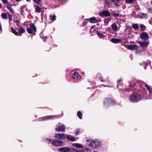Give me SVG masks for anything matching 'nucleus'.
<instances>
[{"mask_svg":"<svg viewBox=\"0 0 152 152\" xmlns=\"http://www.w3.org/2000/svg\"><path fill=\"white\" fill-rule=\"evenodd\" d=\"M17 30L18 31V34H19L20 36H21L22 34H23L25 31V30L22 27L18 28Z\"/></svg>","mask_w":152,"mask_h":152,"instance_id":"nucleus-16","label":"nucleus"},{"mask_svg":"<svg viewBox=\"0 0 152 152\" xmlns=\"http://www.w3.org/2000/svg\"><path fill=\"white\" fill-rule=\"evenodd\" d=\"M8 18L9 19V22H10L12 20V17L11 15L9 13H8Z\"/></svg>","mask_w":152,"mask_h":152,"instance_id":"nucleus-32","label":"nucleus"},{"mask_svg":"<svg viewBox=\"0 0 152 152\" xmlns=\"http://www.w3.org/2000/svg\"><path fill=\"white\" fill-rule=\"evenodd\" d=\"M96 33L97 34L98 36V37L100 38H104L105 37V35L102 34L101 32L98 31H96Z\"/></svg>","mask_w":152,"mask_h":152,"instance_id":"nucleus-24","label":"nucleus"},{"mask_svg":"<svg viewBox=\"0 0 152 152\" xmlns=\"http://www.w3.org/2000/svg\"><path fill=\"white\" fill-rule=\"evenodd\" d=\"M139 46L136 45H128L127 46V48L129 50H137Z\"/></svg>","mask_w":152,"mask_h":152,"instance_id":"nucleus-11","label":"nucleus"},{"mask_svg":"<svg viewBox=\"0 0 152 152\" xmlns=\"http://www.w3.org/2000/svg\"><path fill=\"white\" fill-rule=\"evenodd\" d=\"M139 17L141 18L147 19L148 17V15L146 14L143 13L139 15Z\"/></svg>","mask_w":152,"mask_h":152,"instance_id":"nucleus-22","label":"nucleus"},{"mask_svg":"<svg viewBox=\"0 0 152 152\" xmlns=\"http://www.w3.org/2000/svg\"><path fill=\"white\" fill-rule=\"evenodd\" d=\"M136 84H137L133 85H132V84L130 85L129 87V88H126L125 90L128 92L130 91H134V90H139V89L136 87Z\"/></svg>","mask_w":152,"mask_h":152,"instance_id":"nucleus-7","label":"nucleus"},{"mask_svg":"<svg viewBox=\"0 0 152 152\" xmlns=\"http://www.w3.org/2000/svg\"><path fill=\"white\" fill-rule=\"evenodd\" d=\"M95 25H94V26H91V28H90V29L91 30H92V29H93V28H94L95 27Z\"/></svg>","mask_w":152,"mask_h":152,"instance_id":"nucleus-50","label":"nucleus"},{"mask_svg":"<svg viewBox=\"0 0 152 152\" xmlns=\"http://www.w3.org/2000/svg\"><path fill=\"white\" fill-rule=\"evenodd\" d=\"M72 146L77 148H82L83 146L81 144L78 143H74L72 144Z\"/></svg>","mask_w":152,"mask_h":152,"instance_id":"nucleus-20","label":"nucleus"},{"mask_svg":"<svg viewBox=\"0 0 152 152\" xmlns=\"http://www.w3.org/2000/svg\"><path fill=\"white\" fill-rule=\"evenodd\" d=\"M112 15L114 17H119V14L118 13H113Z\"/></svg>","mask_w":152,"mask_h":152,"instance_id":"nucleus-39","label":"nucleus"},{"mask_svg":"<svg viewBox=\"0 0 152 152\" xmlns=\"http://www.w3.org/2000/svg\"><path fill=\"white\" fill-rule=\"evenodd\" d=\"M122 81V80L121 79H119V80H118L117 81V82L118 83H119L121 81Z\"/></svg>","mask_w":152,"mask_h":152,"instance_id":"nucleus-53","label":"nucleus"},{"mask_svg":"<svg viewBox=\"0 0 152 152\" xmlns=\"http://www.w3.org/2000/svg\"><path fill=\"white\" fill-rule=\"evenodd\" d=\"M149 91L150 92L152 93V88H151V89H150V90H149Z\"/></svg>","mask_w":152,"mask_h":152,"instance_id":"nucleus-54","label":"nucleus"},{"mask_svg":"<svg viewBox=\"0 0 152 152\" xmlns=\"http://www.w3.org/2000/svg\"><path fill=\"white\" fill-rule=\"evenodd\" d=\"M107 21H108V22H109L111 21V18H108L106 19Z\"/></svg>","mask_w":152,"mask_h":152,"instance_id":"nucleus-48","label":"nucleus"},{"mask_svg":"<svg viewBox=\"0 0 152 152\" xmlns=\"http://www.w3.org/2000/svg\"><path fill=\"white\" fill-rule=\"evenodd\" d=\"M132 27L134 29H137L139 28V26L138 24H133L132 25Z\"/></svg>","mask_w":152,"mask_h":152,"instance_id":"nucleus-28","label":"nucleus"},{"mask_svg":"<svg viewBox=\"0 0 152 152\" xmlns=\"http://www.w3.org/2000/svg\"><path fill=\"white\" fill-rule=\"evenodd\" d=\"M103 104L105 106L109 107L110 106H115L116 103L113 99L107 97L104 99Z\"/></svg>","mask_w":152,"mask_h":152,"instance_id":"nucleus-1","label":"nucleus"},{"mask_svg":"<svg viewBox=\"0 0 152 152\" xmlns=\"http://www.w3.org/2000/svg\"><path fill=\"white\" fill-rule=\"evenodd\" d=\"M105 2L106 4L108 5H110V1H108L107 0H105Z\"/></svg>","mask_w":152,"mask_h":152,"instance_id":"nucleus-41","label":"nucleus"},{"mask_svg":"<svg viewBox=\"0 0 152 152\" xmlns=\"http://www.w3.org/2000/svg\"><path fill=\"white\" fill-rule=\"evenodd\" d=\"M1 16L3 19H6L7 18V16L6 13H4L2 14Z\"/></svg>","mask_w":152,"mask_h":152,"instance_id":"nucleus-37","label":"nucleus"},{"mask_svg":"<svg viewBox=\"0 0 152 152\" xmlns=\"http://www.w3.org/2000/svg\"><path fill=\"white\" fill-rule=\"evenodd\" d=\"M101 74L100 73H98L97 74L96 76L97 77H98L99 80L102 82H105V80L103 79V78L102 76L98 77V76L100 75Z\"/></svg>","mask_w":152,"mask_h":152,"instance_id":"nucleus-25","label":"nucleus"},{"mask_svg":"<svg viewBox=\"0 0 152 152\" xmlns=\"http://www.w3.org/2000/svg\"><path fill=\"white\" fill-rule=\"evenodd\" d=\"M111 1L113 3H116L120 2V0H111Z\"/></svg>","mask_w":152,"mask_h":152,"instance_id":"nucleus-40","label":"nucleus"},{"mask_svg":"<svg viewBox=\"0 0 152 152\" xmlns=\"http://www.w3.org/2000/svg\"><path fill=\"white\" fill-rule=\"evenodd\" d=\"M35 3L37 4H39L40 3V0H33Z\"/></svg>","mask_w":152,"mask_h":152,"instance_id":"nucleus-45","label":"nucleus"},{"mask_svg":"<svg viewBox=\"0 0 152 152\" xmlns=\"http://www.w3.org/2000/svg\"><path fill=\"white\" fill-rule=\"evenodd\" d=\"M50 18L53 21H54L56 20V16L55 15H50Z\"/></svg>","mask_w":152,"mask_h":152,"instance_id":"nucleus-33","label":"nucleus"},{"mask_svg":"<svg viewBox=\"0 0 152 152\" xmlns=\"http://www.w3.org/2000/svg\"><path fill=\"white\" fill-rule=\"evenodd\" d=\"M80 130L79 129H78L75 132V135H77L80 132Z\"/></svg>","mask_w":152,"mask_h":152,"instance_id":"nucleus-43","label":"nucleus"},{"mask_svg":"<svg viewBox=\"0 0 152 152\" xmlns=\"http://www.w3.org/2000/svg\"><path fill=\"white\" fill-rule=\"evenodd\" d=\"M59 115H51L49 116H47L45 117V119H52L56 117H58Z\"/></svg>","mask_w":152,"mask_h":152,"instance_id":"nucleus-21","label":"nucleus"},{"mask_svg":"<svg viewBox=\"0 0 152 152\" xmlns=\"http://www.w3.org/2000/svg\"><path fill=\"white\" fill-rule=\"evenodd\" d=\"M66 129L64 125L59 126L55 129V130L57 132H63Z\"/></svg>","mask_w":152,"mask_h":152,"instance_id":"nucleus-15","label":"nucleus"},{"mask_svg":"<svg viewBox=\"0 0 152 152\" xmlns=\"http://www.w3.org/2000/svg\"><path fill=\"white\" fill-rule=\"evenodd\" d=\"M28 2L29 1H30L31 0H26Z\"/></svg>","mask_w":152,"mask_h":152,"instance_id":"nucleus-57","label":"nucleus"},{"mask_svg":"<svg viewBox=\"0 0 152 152\" xmlns=\"http://www.w3.org/2000/svg\"><path fill=\"white\" fill-rule=\"evenodd\" d=\"M30 28L33 31L36 32L37 31V28L34 23H31L30 24Z\"/></svg>","mask_w":152,"mask_h":152,"instance_id":"nucleus-19","label":"nucleus"},{"mask_svg":"<svg viewBox=\"0 0 152 152\" xmlns=\"http://www.w3.org/2000/svg\"><path fill=\"white\" fill-rule=\"evenodd\" d=\"M88 81L89 82V83H90V84H91V85H93V83L91 81L89 80H88Z\"/></svg>","mask_w":152,"mask_h":152,"instance_id":"nucleus-51","label":"nucleus"},{"mask_svg":"<svg viewBox=\"0 0 152 152\" xmlns=\"http://www.w3.org/2000/svg\"><path fill=\"white\" fill-rule=\"evenodd\" d=\"M6 7L11 13H14V10L12 7L8 5Z\"/></svg>","mask_w":152,"mask_h":152,"instance_id":"nucleus-29","label":"nucleus"},{"mask_svg":"<svg viewBox=\"0 0 152 152\" xmlns=\"http://www.w3.org/2000/svg\"><path fill=\"white\" fill-rule=\"evenodd\" d=\"M27 32L29 34H32L33 33V31L31 28L28 27L26 28Z\"/></svg>","mask_w":152,"mask_h":152,"instance_id":"nucleus-31","label":"nucleus"},{"mask_svg":"<svg viewBox=\"0 0 152 152\" xmlns=\"http://www.w3.org/2000/svg\"><path fill=\"white\" fill-rule=\"evenodd\" d=\"M104 23H106L107 24H108L109 22H108V21H107L106 19L104 20Z\"/></svg>","mask_w":152,"mask_h":152,"instance_id":"nucleus-47","label":"nucleus"},{"mask_svg":"<svg viewBox=\"0 0 152 152\" xmlns=\"http://www.w3.org/2000/svg\"><path fill=\"white\" fill-rule=\"evenodd\" d=\"M111 28L114 31H117L118 30V27L116 24L114 23H113L111 25Z\"/></svg>","mask_w":152,"mask_h":152,"instance_id":"nucleus-23","label":"nucleus"},{"mask_svg":"<svg viewBox=\"0 0 152 152\" xmlns=\"http://www.w3.org/2000/svg\"><path fill=\"white\" fill-rule=\"evenodd\" d=\"M138 42L141 47L145 48L148 46L149 43L148 41L142 42L141 41H139Z\"/></svg>","mask_w":152,"mask_h":152,"instance_id":"nucleus-13","label":"nucleus"},{"mask_svg":"<svg viewBox=\"0 0 152 152\" xmlns=\"http://www.w3.org/2000/svg\"><path fill=\"white\" fill-rule=\"evenodd\" d=\"M140 27L141 28V30L143 31H144L145 30L146 28V26L142 24L140 25Z\"/></svg>","mask_w":152,"mask_h":152,"instance_id":"nucleus-30","label":"nucleus"},{"mask_svg":"<svg viewBox=\"0 0 152 152\" xmlns=\"http://www.w3.org/2000/svg\"><path fill=\"white\" fill-rule=\"evenodd\" d=\"M72 77L73 79L75 81H78L82 78V76L75 71L72 75Z\"/></svg>","mask_w":152,"mask_h":152,"instance_id":"nucleus-6","label":"nucleus"},{"mask_svg":"<svg viewBox=\"0 0 152 152\" xmlns=\"http://www.w3.org/2000/svg\"><path fill=\"white\" fill-rule=\"evenodd\" d=\"M74 148L73 147H65L59 148L58 151L60 152H72Z\"/></svg>","mask_w":152,"mask_h":152,"instance_id":"nucleus-5","label":"nucleus"},{"mask_svg":"<svg viewBox=\"0 0 152 152\" xmlns=\"http://www.w3.org/2000/svg\"><path fill=\"white\" fill-rule=\"evenodd\" d=\"M50 143V142H48V144H49Z\"/></svg>","mask_w":152,"mask_h":152,"instance_id":"nucleus-59","label":"nucleus"},{"mask_svg":"<svg viewBox=\"0 0 152 152\" xmlns=\"http://www.w3.org/2000/svg\"><path fill=\"white\" fill-rule=\"evenodd\" d=\"M54 137L59 140H63L65 138L66 135L64 133H56L54 135Z\"/></svg>","mask_w":152,"mask_h":152,"instance_id":"nucleus-9","label":"nucleus"},{"mask_svg":"<svg viewBox=\"0 0 152 152\" xmlns=\"http://www.w3.org/2000/svg\"><path fill=\"white\" fill-rule=\"evenodd\" d=\"M66 137L67 139L70 141L74 142L76 140L75 137L71 135H67Z\"/></svg>","mask_w":152,"mask_h":152,"instance_id":"nucleus-17","label":"nucleus"},{"mask_svg":"<svg viewBox=\"0 0 152 152\" xmlns=\"http://www.w3.org/2000/svg\"><path fill=\"white\" fill-rule=\"evenodd\" d=\"M145 87L147 88L148 90H150L151 89V88L147 84H146L145 85Z\"/></svg>","mask_w":152,"mask_h":152,"instance_id":"nucleus-42","label":"nucleus"},{"mask_svg":"<svg viewBox=\"0 0 152 152\" xmlns=\"http://www.w3.org/2000/svg\"><path fill=\"white\" fill-rule=\"evenodd\" d=\"M99 15L101 16L109 17L110 15V13L108 10H103L102 11L100 12L99 13Z\"/></svg>","mask_w":152,"mask_h":152,"instance_id":"nucleus-8","label":"nucleus"},{"mask_svg":"<svg viewBox=\"0 0 152 152\" xmlns=\"http://www.w3.org/2000/svg\"><path fill=\"white\" fill-rule=\"evenodd\" d=\"M87 22L86 23V22H84L83 24V25H82V26L83 27H84V26H86V23H87Z\"/></svg>","mask_w":152,"mask_h":152,"instance_id":"nucleus-49","label":"nucleus"},{"mask_svg":"<svg viewBox=\"0 0 152 152\" xmlns=\"http://www.w3.org/2000/svg\"><path fill=\"white\" fill-rule=\"evenodd\" d=\"M90 140H86V142H88L90 141Z\"/></svg>","mask_w":152,"mask_h":152,"instance_id":"nucleus-55","label":"nucleus"},{"mask_svg":"<svg viewBox=\"0 0 152 152\" xmlns=\"http://www.w3.org/2000/svg\"><path fill=\"white\" fill-rule=\"evenodd\" d=\"M89 145L92 148H99L100 146V143L98 140H92L89 143Z\"/></svg>","mask_w":152,"mask_h":152,"instance_id":"nucleus-4","label":"nucleus"},{"mask_svg":"<svg viewBox=\"0 0 152 152\" xmlns=\"http://www.w3.org/2000/svg\"><path fill=\"white\" fill-rule=\"evenodd\" d=\"M77 115L80 119H82V114L81 113L80 111H78L77 112Z\"/></svg>","mask_w":152,"mask_h":152,"instance_id":"nucleus-36","label":"nucleus"},{"mask_svg":"<svg viewBox=\"0 0 152 152\" xmlns=\"http://www.w3.org/2000/svg\"><path fill=\"white\" fill-rule=\"evenodd\" d=\"M46 141L49 142H51V143L53 145L55 146L60 147L63 146L64 143L61 140L59 139H55L53 141H52L50 139L46 138L45 139V141L46 142Z\"/></svg>","mask_w":152,"mask_h":152,"instance_id":"nucleus-3","label":"nucleus"},{"mask_svg":"<svg viewBox=\"0 0 152 152\" xmlns=\"http://www.w3.org/2000/svg\"><path fill=\"white\" fill-rule=\"evenodd\" d=\"M1 1L4 4H7L8 2V0H2Z\"/></svg>","mask_w":152,"mask_h":152,"instance_id":"nucleus-46","label":"nucleus"},{"mask_svg":"<svg viewBox=\"0 0 152 152\" xmlns=\"http://www.w3.org/2000/svg\"><path fill=\"white\" fill-rule=\"evenodd\" d=\"M11 30L12 32L15 35H18V33L17 32L15 29H14L12 27H11Z\"/></svg>","mask_w":152,"mask_h":152,"instance_id":"nucleus-27","label":"nucleus"},{"mask_svg":"<svg viewBox=\"0 0 152 152\" xmlns=\"http://www.w3.org/2000/svg\"><path fill=\"white\" fill-rule=\"evenodd\" d=\"M72 152H91L90 150L88 148H86L84 150L82 149L78 150L76 148H74L72 150Z\"/></svg>","mask_w":152,"mask_h":152,"instance_id":"nucleus-12","label":"nucleus"},{"mask_svg":"<svg viewBox=\"0 0 152 152\" xmlns=\"http://www.w3.org/2000/svg\"><path fill=\"white\" fill-rule=\"evenodd\" d=\"M2 7L1 4L0 3V8H1Z\"/></svg>","mask_w":152,"mask_h":152,"instance_id":"nucleus-56","label":"nucleus"},{"mask_svg":"<svg viewBox=\"0 0 152 152\" xmlns=\"http://www.w3.org/2000/svg\"><path fill=\"white\" fill-rule=\"evenodd\" d=\"M89 19L90 20V22L91 23H98L102 21L101 19L100 18L96 19V18L94 17L90 18H89Z\"/></svg>","mask_w":152,"mask_h":152,"instance_id":"nucleus-14","label":"nucleus"},{"mask_svg":"<svg viewBox=\"0 0 152 152\" xmlns=\"http://www.w3.org/2000/svg\"><path fill=\"white\" fill-rule=\"evenodd\" d=\"M142 96L139 94L136 93L131 94L129 97V100L133 102H137L142 99Z\"/></svg>","mask_w":152,"mask_h":152,"instance_id":"nucleus-2","label":"nucleus"},{"mask_svg":"<svg viewBox=\"0 0 152 152\" xmlns=\"http://www.w3.org/2000/svg\"><path fill=\"white\" fill-rule=\"evenodd\" d=\"M148 11L149 12L152 13V8H148Z\"/></svg>","mask_w":152,"mask_h":152,"instance_id":"nucleus-44","label":"nucleus"},{"mask_svg":"<svg viewBox=\"0 0 152 152\" xmlns=\"http://www.w3.org/2000/svg\"><path fill=\"white\" fill-rule=\"evenodd\" d=\"M14 22H15L16 23V25L17 26H18L19 23L20 22V21L19 20H14Z\"/></svg>","mask_w":152,"mask_h":152,"instance_id":"nucleus-38","label":"nucleus"},{"mask_svg":"<svg viewBox=\"0 0 152 152\" xmlns=\"http://www.w3.org/2000/svg\"><path fill=\"white\" fill-rule=\"evenodd\" d=\"M114 4L116 6H118V7L119 6V5L118 4H117V3H115Z\"/></svg>","mask_w":152,"mask_h":152,"instance_id":"nucleus-52","label":"nucleus"},{"mask_svg":"<svg viewBox=\"0 0 152 152\" xmlns=\"http://www.w3.org/2000/svg\"><path fill=\"white\" fill-rule=\"evenodd\" d=\"M140 38L142 40H148L149 37L147 32H143L141 34Z\"/></svg>","mask_w":152,"mask_h":152,"instance_id":"nucleus-10","label":"nucleus"},{"mask_svg":"<svg viewBox=\"0 0 152 152\" xmlns=\"http://www.w3.org/2000/svg\"><path fill=\"white\" fill-rule=\"evenodd\" d=\"M121 40L120 39L113 38L111 39V41L114 43H118L121 42Z\"/></svg>","mask_w":152,"mask_h":152,"instance_id":"nucleus-18","label":"nucleus"},{"mask_svg":"<svg viewBox=\"0 0 152 152\" xmlns=\"http://www.w3.org/2000/svg\"><path fill=\"white\" fill-rule=\"evenodd\" d=\"M23 7H24V6H21L20 7V15L22 16H23L24 15V11L23 9Z\"/></svg>","mask_w":152,"mask_h":152,"instance_id":"nucleus-34","label":"nucleus"},{"mask_svg":"<svg viewBox=\"0 0 152 152\" xmlns=\"http://www.w3.org/2000/svg\"><path fill=\"white\" fill-rule=\"evenodd\" d=\"M50 50V49H49V50H47V51H49Z\"/></svg>","mask_w":152,"mask_h":152,"instance_id":"nucleus-58","label":"nucleus"},{"mask_svg":"<svg viewBox=\"0 0 152 152\" xmlns=\"http://www.w3.org/2000/svg\"><path fill=\"white\" fill-rule=\"evenodd\" d=\"M134 0H125V2L127 4H131L134 2Z\"/></svg>","mask_w":152,"mask_h":152,"instance_id":"nucleus-35","label":"nucleus"},{"mask_svg":"<svg viewBox=\"0 0 152 152\" xmlns=\"http://www.w3.org/2000/svg\"><path fill=\"white\" fill-rule=\"evenodd\" d=\"M35 6V9L36 12H40L42 10V8L37 6Z\"/></svg>","mask_w":152,"mask_h":152,"instance_id":"nucleus-26","label":"nucleus"}]
</instances>
